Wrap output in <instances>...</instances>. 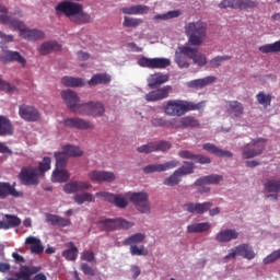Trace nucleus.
<instances>
[{"instance_id": "20e7f679", "label": "nucleus", "mask_w": 280, "mask_h": 280, "mask_svg": "<svg viewBox=\"0 0 280 280\" xmlns=\"http://www.w3.org/2000/svg\"><path fill=\"white\" fill-rule=\"evenodd\" d=\"M207 22L198 20L184 26L188 43L192 47H200L207 40Z\"/></svg>"}, {"instance_id": "c03bdc74", "label": "nucleus", "mask_w": 280, "mask_h": 280, "mask_svg": "<svg viewBox=\"0 0 280 280\" xmlns=\"http://www.w3.org/2000/svg\"><path fill=\"white\" fill-rule=\"evenodd\" d=\"M25 244L31 245V250L35 253V255H40L43 250H45V247H43V243L34 236H28L25 241Z\"/></svg>"}, {"instance_id": "a878e982", "label": "nucleus", "mask_w": 280, "mask_h": 280, "mask_svg": "<svg viewBox=\"0 0 280 280\" xmlns=\"http://www.w3.org/2000/svg\"><path fill=\"white\" fill-rule=\"evenodd\" d=\"M225 110L230 117H240L244 115V104L240 101H226Z\"/></svg>"}, {"instance_id": "58836bf2", "label": "nucleus", "mask_w": 280, "mask_h": 280, "mask_svg": "<svg viewBox=\"0 0 280 280\" xmlns=\"http://www.w3.org/2000/svg\"><path fill=\"white\" fill-rule=\"evenodd\" d=\"M220 180H222V175H208L198 178L195 185L197 187H202V185H218Z\"/></svg>"}, {"instance_id": "09e8293b", "label": "nucleus", "mask_w": 280, "mask_h": 280, "mask_svg": "<svg viewBox=\"0 0 280 280\" xmlns=\"http://www.w3.org/2000/svg\"><path fill=\"white\" fill-rule=\"evenodd\" d=\"M36 170L40 177L45 176V172H49V170H51V158L45 156L43 161L39 162Z\"/></svg>"}, {"instance_id": "c85d7f7f", "label": "nucleus", "mask_w": 280, "mask_h": 280, "mask_svg": "<svg viewBox=\"0 0 280 280\" xmlns=\"http://www.w3.org/2000/svg\"><path fill=\"white\" fill-rule=\"evenodd\" d=\"M202 148L206 150V152L214 154L215 156H219L221 159H231L233 156V153L231 151L222 150L213 143H205Z\"/></svg>"}, {"instance_id": "412c9836", "label": "nucleus", "mask_w": 280, "mask_h": 280, "mask_svg": "<svg viewBox=\"0 0 280 280\" xmlns=\"http://www.w3.org/2000/svg\"><path fill=\"white\" fill-rule=\"evenodd\" d=\"M19 115L21 119H24V121H30V122L38 121V119H40V112H38L36 107L32 105H26V104L20 105Z\"/></svg>"}, {"instance_id": "bb28decb", "label": "nucleus", "mask_w": 280, "mask_h": 280, "mask_svg": "<svg viewBox=\"0 0 280 280\" xmlns=\"http://www.w3.org/2000/svg\"><path fill=\"white\" fill-rule=\"evenodd\" d=\"M0 60L4 63L19 62L20 65H22V67H25V65H27V60L23 56H21V52L12 50H8L7 52H4V55L0 57Z\"/></svg>"}, {"instance_id": "864d4df0", "label": "nucleus", "mask_w": 280, "mask_h": 280, "mask_svg": "<svg viewBox=\"0 0 280 280\" xmlns=\"http://www.w3.org/2000/svg\"><path fill=\"white\" fill-rule=\"evenodd\" d=\"M151 124L154 128H170V126H174V119L165 120L162 117H155L151 120Z\"/></svg>"}, {"instance_id": "4c0bfd02", "label": "nucleus", "mask_w": 280, "mask_h": 280, "mask_svg": "<svg viewBox=\"0 0 280 280\" xmlns=\"http://www.w3.org/2000/svg\"><path fill=\"white\" fill-rule=\"evenodd\" d=\"M110 74L108 73H96L88 82L89 86H97V84H110Z\"/></svg>"}, {"instance_id": "603ef678", "label": "nucleus", "mask_w": 280, "mask_h": 280, "mask_svg": "<svg viewBox=\"0 0 280 280\" xmlns=\"http://www.w3.org/2000/svg\"><path fill=\"white\" fill-rule=\"evenodd\" d=\"M56 159V168L65 170L67 167V161H69V158L65 154V152H56L55 153Z\"/></svg>"}, {"instance_id": "7ed1b4c3", "label": "nucleus", "mask_w": 280, "mask_h": 280, "mask_svg": "<svg viewBox=\"0 0 280 280\" xmlns=\"http://www.w3.org/2000/svg\"><path fill=\"white\" fill-rule=\"evenodd\" d=\"M205 108V103H194L185 100H170L166 102L164 107L165 115L168 117H183L185 113L191 110H202Z\"/></svg>"}, {"instance_id": "de8ad7c7", "label": "nucleus", "mask_w": 280, "mask_h": 280, "mask_svg": "<svg viewBox=\"0 0 280 280\" xmlns=\"http://www.w3.org/2000/svg\"><path fill=\"white\" fill-rule=\"evenodd\" d=\"M258 49L261 54H280V40L262 45Z\"/></svg>"}, {"instance_id": "2f4dec72", "label": "nucleus", "mask_w": 280, "mask_h": 280, "mask_svg": "<svg viewBox=\"0 0 280 280\" xmlns=\"http://www.w3.org/2000/svg\"><path fill=\"white\" fill-rule=\"evenodd\" d=\"M13 132L14 129L10 118H8V116L0 115V137H10Z\"/></svg>"}, {"instance_id": "3c124183", "label": "nucleus", "mask_w": 280, "mask_h": 280, "mask_svg": "<svg viewBox=\"0 0 280 280\" xmlns=\"http://www.w3.org/2000/svg\"><path fill=\"white\" fill-rule=\"evenodd\" d=\"M265 189L269 194L280 192V180L269 179L265 183Z\"/></svg>"}, {"instance_id": "a19ab883", "label": "nucleus", "mask_w": 280, "mask_h": 280, "mask_svg": "<svg viewBox=\"0 0 280 280\" xmlns=\"http://www.w3.org/2000/svg\"><path fill=\"white\" fill-rule=\"evenodd\" d=\"M185 52H183V46L178 47V51L175 52V62L179 69H189V60Z\"/></svg>"}, {"instance_id": "9d476101", "label": "nucleus", "mask_w": 280, "mask_h": 280, "mask_svg": "<svg viewBox=\"0 0 280 280\" xmlns=\"http://www.w3.org/2000/svg\"><path fill=\"white\" fill-rule=\"evenodd\" d=\"M135 226L133 223L125 220V219H103L97 222V228L101 231H117V229H132Z\"/></svg>"}, {"instance_id": "4468645a", "label": "nucleus", "mask_w": 280, "mask_h": 280, "mask_svg": "<svg viewBox=\"0 0 280 280\" xmlns=\"http://www.w3.org/2000/svg\"><path fill=\"white\" fill-rule=\"evenodd\" d=\"M182 52L192 60L194 65L197 67H205L207 65V56L198 50L196 46H191L189 44H185L182 48Z\"/></svg>"}, {"instance_id": "4d7b16f0", "label": "nucleus", "mask_w": 280, "mask_h": 280, "mask_svg": "<svg viewBox=\"0 0 280 280\" xmlns=\"http://www.w3.org/2000/svg\"><path fill=\"white\" fill-rule=\"evenodd\" d=\"M141 23H143L141 19L125 16L122 25L124 27H139Z\"/></svg>"}, {"instance_id": "49530a36", "label": "nucleus", "mask_w": 280, "mask_h": 280, "mask_svg": "<svg viewBox=\"0 0 280 280\" xmlns=\"http://www.w3.org/2000/svg\"><path fill=\"white\" fill-rule=\"evenodd\" d=\"M73 200L77 205H84V202H95V197L91 192L75 194Z\"/></svg>"}, {"instance_id": "ea45409f", "label": "nucleus", "mask_w": 280, "mask_h": 280, "mask_svg": "<svg viewBox=\"0 0 280 280\" xmlns=\"http://www.w3.org/2000/svg\"><path fill=\"white\" fill-rule=\"evenodd\" d=\"M69 178H71V174L69 173V171L65 168H56L52 172V177H51L52 183H67Z\"/></svg>"}, {"instance_id": "9b49d317", "label": "nucleus", "mask_w": 280, "mask_h": 280, "mask_svg": "<svg viewBox=\"0 0 280 280\" xmlns=\"http://www.w3.org/2000/svg\"><path fill=\"white\" fill-rule=\"evenodd\" d=\"M243 257V259H248V261L255 259L257 254L253 249V246L248 243L240 244L234 248L229 250V254L224 257V259H235V257Z\"/></svg>"}, {"instance_id": "79ce46f5", "label": "nucleus", "mask_w": 280, "mask_h": 280, "mask_svg": "<svg viewBox=\"0 0 280 280\" xmlns=\"http://www.w3.org/2000/svg\"><path fill=\"white\" fill-rule=\"evenodd\" d=\"M211 229V223L201 222V223H192L187 225V233H207Z\"/></svg>"}, {"instance_id": "2eb2a0df", "label": "nucleus", "mask_w": 280, "mask_h": 280, "mask_svg": "<svg viewBox=\"0 0 280 280\" xmlns=\"http://www.w3.org/2000/svg\"><path fill=\"white\" fill-rule=\"evenodd\" d=\"M139 67H142L143 69H167L170 65H172V61L167 58H148V57H141L138 60Z\"/></svg>"}, {"instance_id": "393cba45", "label": "nucleus", "mask_w": 280, "mask_h": 280, "mask_svg": "<svg viewBox=\"0 0 280 280\" xmlns=\"http://www.w3.org/2000/svg\"><path fill=\"white\" fill-rule=\"evenodd\" d=\"M93 187L91 182H69L63 186L65 194H78V191H86Z\"/></svg>"}, {"instance_id": "0e129e2a", "label": "nucleus", "mask_w": 280, "mask_h": 280, "mask_svg": "<svg viewBox=\"0 0 280 280\" xmlns=\"http://www.w3.org/2000/svg\"><path fill=\"white\" fill-rule=\"evenodd\" d=\"M196 163H200V165H209L211 163V158L202 155V154H195Z\"/></svg>"}, {"instance_id": "6e6552de", "label": "nucleus", "mask_w": 280, "mask_h": 280, "mask_svg": "<svg viewBox=\"0 0 280 280\" xmlns=\"http://www.w3.org/2000/svg\"><path fill=\"white\" fill-rule=\"evenodd\" d=\"M125 196L126 198H129L130 202H132L137 211H139L140 213H145L147 215L151 213L152 207L150 206V196L148 195V192H129Z\"/></svg>"}, {"instance_id": "338daca9", "label": "nucleus", "mask_w": 280, "mask_h": 280, "mask_svg": "<svg viewBox=\"0 0 280 280\" xmlns=\"http://www.w3.org/2000/svg\"><path fill=\"white\" fill-rule=\"evenodd\" d=\"M178 156L180 159H187L189 161H194L196 159V154H194L191 151H187V150L179 151Z\"/></svg>"}, {"instance_id": "dca6fc26", "label": "nucleus", "mask_w": 280, "mask_h": 280, "mask_svg": "<svg viewBox=\"0 0 280 280\" xmlns=\"http://www.w3.org/2000/svg\"><path fill=\"white\" fill-rule=\"evenodd\" d=\"M257 5H259V2L253 0H222L219 3V8H231L232 10H253Z\"/></svg>"}, {"instance_id": "1a4fd4ad", "label": "nucleus", "mask_w": 280, "mask_h": 280, "mask_svg": "<svg viewBox=\"0 0 280 280\" xmlns=\"http://www.w3.org/2000/svg\"><path fill=\"white\" fill-rule=\"evenodd\" d=\"M266 143H268V140L265 138L253 139L242 149L243 159H255V156H261L266 150Z\"/></svg>"}, {"instance_id": "6ab92c4d", "label": "nucleus", "mask_w": 280, "mask_h": 280, "mask_svg": "<svg viewBox=\"0 0 280 280\" xmlns=\"http://www.w3.org/2000/svg\"><path fill=\"white\" fill-rule=\"evenodd\" d=\"M211 207H213V202L211 201L187 202L183 205V210L192 215H203V213H207Z\"/></svg>"}, {"instance_id": "f3484780", "label": "nucleus", "mask_w": 280, "mask_h": 280, "mask_svg": "<svg viewBox=\"0 0 280 280\" xmlns=\"http://www.w3.org/2000/svg\"><path fill=\"white\" fill-rule=\"evenodd\" d=\"M96 198H102L105 202H110L118 207V209H126L128 207V199L124 197V195H115L113 192L107 191H98L95 194Z\"/></svg>"}, {"instance_id": "0eeeda50", "label": "nucleus", "mask_w": 280, "mask_h": 280, "mask_svg": "<svg viewBox=\"0 0 280 280\" xmlns=\"http://www.w3.org/2000/svg\"><path fill=\"white\" fill-rule=\"evenodd\" d=\"M21 185L25 187H36L40 184V175L36 166L27 165L23 166L18 175Z\"/></svg>"}, {"instance_id": "423d86ee", "label": "nucleus", "mask_w": 280, "mask_h": 280, "mask_svg": "<svg viewBox=\"0 0 280 280\" xmlns=\"http://www.w3.org/2000/svg\"><path fill=\"white\" fill-rule=\"evenodd\" d=\"M194 170H196V166L192 162H184L183 166L175 170L172 175L164 179L163 185H166V187H176V185L182 183L183 176L194 174Z\"/></svg>"}, {"instance_id": "f257e3e1", "label": "nucleus", "mask_w": 280, "mask_h": 280, "mask_svg": "<svg viewBox=\"0 0 280 280\" xmlns=\"http://www.w3.org/2000/svg\"><path fill=\"white\" fill-rule=\"evenodd\" d=\"M57 16L65 14L67 19H71L73 23L84 25L91 23V14L84 12V7L81 3L73 1H61L55 7Z\"/></svg>"}, {"instance_id": "c9c22d12", "label": "nucleus", "mask_w": 280, "mask_h": 280, "mask_svg": "<svg viewBox=\"0 0 280 280\" xmlns=\"http://www.w3.org/2000/svg\"><path fill=\"white\" fill-rule=\"evenodd\" d=\"M60 49H62V46H60V44H58V42H44L40 46H39V54L42 56H47V54H51V51H60Z\"/></svg>"}, {"instance_id": "8fccbe9b", "label": "nucleus", "mask_w": 280, "mask_h": 280, "mask_svg": "<svg viewBox=\"0 0 280 280\" xmlns=\"http://www.w3.org/2000/svg\"><path fill=\"white\" fill-rule=\"evenodd\" d=\"M256 100H257L258 104L264 106V108H268V106H270V104L272 102V95L266 94L265 92H259L256 95Z\"/></svg>"}, {"instance_id": "a18cd8bd", "label": "nucleus", "mask_w": 280, "mask_h": 280, "mask_svg": "<svg viewBox=\"0 0 280 280\" xmlns=\"http://www.w3.org/2000/svg\"><path fill=\"white\" fill-rule=\"evenodd\" d=\"M62 152L67 155L68 159L69 156L78 158L84 154V152L80 149V147L71 145V144H65L62 147Z\"/></svg>"}, {"instance_id": "473e14b6", "label": "nucleus", "mask_w": 280, "mask_h": 280, "mask_svg": "<svg viewBox=\"0 0 280 280\" xmlns=\"http://www.w3.org/2000/svg\"><path fill=\"white\" fill-rule=\"evenodd\" d=\"M5 221H0V229L8 231V229H14L21 226V219L14 214H4Z\"/></svg>"}, {"instance_id": "69168bd1", "label": "nucleus", "mask_w": 280, "mask_h": 280, "mask_svg": "<svg viewBox=\"0 0 280 280\" xmlns=\"http://www.w3.org/2000/svg\"><path fill=\"white\" fill-rule=\"evenodd\" d=\"M82 261H88L89 264H93L95 261V253L93 252H83L81 253Z\"/></svg>"}, {"instance_id": "5701e85b", "label": "nucleus", "mask_w": 280, "mask_h": 280, "mask_svg": "<svg viewBox=\"0 0 280 280\" xmlns=\"http://www.w3.org/2000/svg\"><path fill=\"white\" fill-rule=\"evenodd\" d=\"M88 177L92 183H113L116 178L115 173L107 171H91Z\"/></svg>"}, {"instance_id": "13d9d810", "label": "nucleus", "mask_w": 280, "mask_h": 280, "mask_svg": "<svg viewBox=\"0 0 280 280\" xmlns=\"http://www.w3.org/2000/svg\"><path fill=\"white\" fill-rule=\"evenodd\" d=\"M137 152H139V154H152V152H156V147L154 142H150L138 147Z\"/></svg>"}, {"instance_id": "b1692460", "label": "nucleus", "mask_w": 280, "mask_h": 280, "mask_svg": "<svg viewBox=\"0 0 280 280\" xmlns=\"http://www.w3.org/2000/svg\"><path fill=\"white\" fill-rule=\"evenodd\" d=\"M174 128H180L185 130L187 128H200V121L194 116H185L182 118H174L173 122Z\"/></svg>"}, {"instance_id": "72a5a7b5", "label": "nucleus", "mask_w": 280, "mask_h": 280, "mask_svg": "<svg viewBox=\"0 0 280 280\" xmlns=\"http://www.w3.org/2000/svg\"><path fill=\"white\" fill-rule=\"evenodd\" d=\"M170 81V75L163 73L152 74L149 79L148 86L149 89H159L161 84H165V82Z\"/></svg>"}, {"instance_id": "7c9ffc66", "label": "nucleus", "mask_w": 280, "mask_h": 280, "mask_svg": "<svg viewBox=\"0 0 280 280\" xmlns=\"http://www.w3.org/2000/svg\"><path fill=\"white\" fill-rule=\"evenodd\" d=\"M8 196H12L13 198H19L22 196L20 191H16L14 186H11L8 182H0V198H8Z\"/></svg>"}, {"instance_id": "cd10ccee", "label": "nucleus", "mask_w": 280, "mask_h": 280, "mask_svg": "<svg viewBox=\"0 0 280 280\" xmlns=\"http://www.w3.org/2000/svg\"><path fill=\"white\" fill-rule=\"evenodd\" d=\"M237 237H240L237 231L233 229L222 230L215 235V241L220 244H226L228 242H232V240H237Z\"/></svg>"}, {"instance_id": "a211bd4d", "label": "nucleus", "mask_w": 280, "mask_h": 280, "mask_svg": "<svg viewBox=\"0 0 280 280\" xmlns=\"http://www.w3.org/2000/svg\"><path fill=\"white\" fill-rule=\"evenodd\" d=\"M61 98L63 100L66 106L72 110V113H80V106L82 104H78L80 102V96L72 90H63L61 91Z\"/></svg>"}, {"instance_id": "c756f323", "label": "nucleus", "mask_w": 280, "mask_h": 280, "mask_svg": "<svg viewBox=\"0 0 280 280\" xmlns=\"http://www.w3.org/2000/svg\"><path fill=\"white\" fill-rule=\"evenodd\" d=\"M46 222L52 226H71V220L62 218L58 214L46 213Z\"/></svg>"}, {"instance_id": "4be33fe9", "label": "nucleus", "mask_w": 280, "mask_h": 280, "mask_svg": "<svg viewBox=\"0 0 280 280\" xmlns=\"http://www.w3.org/2000/svg\"><path fill=\"white\" fill-rule=\"evenodd\" d=\"M180 165V161L172 160L163 164H150L143 167L144 174H154V172H167Z\"/></svg>"}, {"instance_id": "680f3d73", "label": "nucleus", "mask_w": 280, "mask_h": 280, "mask_svg": "<svg viewBox=\"0 0 280 280\" xmlns=\"http://www.w3.org/2000/svg\"><path fill=\"white\" fill-rule=\"evenodd\" d=\"M155 152H167L172 148V143L170 141H158L154 142Z\"/></svg>"}, {"instance_id": "e2e57ef3", "label": "nucleus", "mask_w": 280, "mask_h": 280, "mask_svg": "<svg viewBox=\"0 0 280 280\" xmlns=\"http://www.w3.org/2000/svg\"><path fill=\"white\" fill-rule=\"evenodd\" d=\"M80 269L82 270L83 275H86L88 277H95V269L89 266V264L82 262L80 265Z\"/></svg>"}, {"instance_id": "37998d69", "label": "nucleus", "mask_w": 280, "mask_h": 280, "mask_svg": "<svg viewBox=\"0 0 280 280\" xmlns=\"http://www.w3.org/2000/svg\"><path fill=\"white\" fill-rule=\"evenodd\" d=\"M61 84H63V86H70L72 89H75L78 86H84L85 83L82 78L63 77L61 79Z\"/></svg>"}, {"instance_id": "774afa93", "label": "nucleus", "mask_w": 280, "mask_h": 280, "mask_svg": "<svg viewBox=\"0 0 280 280\" xmlns=\"http://www.w3.org/2000/svg\"><path fill=\"white\" fill-rule=\"evenodd\" d=\"M144 100L147 102H159V96L156 94V91H151L148 94L144 95Z\"/></svg>"}, {"instance_id": "052dcab7", "label": "nucleus", "mask_w": 280, "mask_h": 280, "mask_svg": "<svg viewBox=\"0 0 280 280\" xmlns=\"http://www.w3.org/2000/svg\"><path fill=\"white\" fill-rule=\"evenodd\" d=\"M170 91H172V86L166 85L161 89L155 90V93L158 95V100H165L170 97Z\"/></svg>"}, {"instance_id": "6e6d98bb", "label": "nucleus", "mask_w": 280, "mask_h": 280, "mask_svg": "<svg viewBox=\"0 0 280 280\" xmlns=\"http://www.w3.org/2000/svg\"><path fill=\"white\" fill-rule=\"evenodd\" d=\"M231 58L233 57L229 55L217 56L209 61V65L211 69H218L219 67H222V62H224V60H231Z\"/></svg>"}, {"instance_id": "f03ea898", "label": "nucleus", "mask_w": 280, "mask_h": 280, "mask_svg": "<svg viewBox=\"0 0 280 280\" xmlns=\"http://www.w3.org/2000/svg\"><path fill=\"white\" fill-rule=\"evenodd\" d=\"M0 23L3 25H9V27H12V30H18L20 32V36L25 40L45 39V32L38 28L30 30L25 27V23H23V21H19L12 18V15H8V13L0 14Z\"/></svg>"}, {"instance_id": "e433bc0d", "label": "nucleus", "mask_w": 280, "mask_h": 280, "mask_svg": "<svg viewBox=\"0 0 280 280\" xmlns=\"http://www.w3.org/2000/svg\"><path fill=\"white\" fill-rule=\"evenodd\" d=\"M66 246L67 249L62 252V257H65L67 261H75L78 259L80 250L78 249L75 244H73V242L67 243Z\"/></svg>"}, {"instance_id": "5fc2aeb1", "label": "nucleus", "mask_w": 280, "mask_h": 280, "mask_svg": "<svg viewBox=\"0 0 280 280\" xmlns=\"http://www.w3.org/2000/svg\"><path fill=\"white\" fill-rule=\"evenodd\" d=\"M178 16H180V12L173 10L163 14L154 15V21H170V19H178Z\"/></svg>"}, {"instance_id": "aec40b11", "label": "nucleus", "mask_w": 280, "mask_h": 280, "mask_svg": "<svg viewBox=\"0 0 280 280\" xmlns=\"http://www.w3.org/2000/svg\"><path fill=\"white\" fill-rule=\"evenodd\" d=\"M61 124L66 128H75L77 130H93L95 125L80 117L65 118Z\"/></svg>"}, {"instance_id": "bf43d9fd", "label": "nucleus", "mask_w": 280, "mask_h": 280, "mask_svg": "<svg viewBox=\"0 0 280 280\" xmlns=\"http://www.w3.org/2000/svg\"><path fill=\"white\" fill-rule=\"evenodd\" d=\"M278 259H280V248L273 250L271 254L265 257L262 264H265V266H268L269 264H275V261H277Z\"/></svg>"}, {"instance_id": "f8f14e48", "label": "nucleus", "mask_w": 280, "mask_h": 280, "mask_svg": "<svg viewBox=\"0 0 280 280\" xmlns=\"http://www.w3.org/2000/svg\"><path fill=\"white\" fill-rule=\"evenodd\" d=\"M43 270L40 266H21L20 271L15 273V277L22 280H47L45 273H38Z\"/></svg>"}, {"instance_id": "f704fd0d", "label": "nucleus", "mask_w": 280, "mask_h": 280, "mask_svg": "<svg viewBox=\"0 0 280 280\" xmlns=\"http://www.w3.org/2000/svg\"><path fill=\"white\" fill-rule=\"evenodd\" d=\"M218 79L213 75L206 77L203 79H196L188 82L189 89H205V86H209V84H213Z\"/></svg>"}, {"instance_id": "39448f33", "label": "nucleus", "mask_w": 280, "mask_h": 280, "mask_svg": "<svg viewBox=\"0 0 280 280\" xmlns=\"http://www.w3.org/2000/svg\"><path fill=\"white\" fill-rule=\"evenodd\" d=\"M145 242V234L136 233L122 241V246H130V255L132 257H148L149 252L144 245L137 246L138 244H143Z\"/></svg>"}, {"instance_id": "ddd939ff", "label": "nucleus", "mask_w": 280, "mask_h": 280, "mask_svg": "<svg viewBox=\"0 0 280 280\" xmlns=\"http://www.w3.org/2000/svg\"><path fill=\"white\" fill-rule=\"evenodd\" d=\"M106 113L104 104L101 102H88L79 105V114L84 117H102Z\"/></svg>"}]
</instances>
